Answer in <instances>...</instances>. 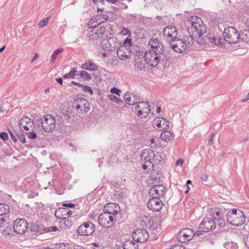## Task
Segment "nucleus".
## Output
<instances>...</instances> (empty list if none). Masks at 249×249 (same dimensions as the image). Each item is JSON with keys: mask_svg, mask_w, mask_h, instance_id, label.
I'll list each match as a JSON object with an SVG mask.
<instances>
[{"mask_svg": "<svg viewBox=\"0 0 249 249\" xmlns=\"http://www.w3.org/2000/svg\"><path fill=\"white\" fill-rule=\"evenodd\" d=\"M188 27L187 30L192 32L191 41L195 40L198 44H204L207 40L216 45L217 38L212 34H207V28L202 19L197 16H193L188 21Z\"/></svg>", "mask_w": 249, "mask_h": 249, "instance_id": "nucleus-1", "label": "nucleus"}, {"mask_svg": "<svg viewBox=\"0 0 249 249\" xmlns=\"http://www.w3.org/2000/svg\"><path fill=\"white\" fill-rule=\"evenodd\" d=\"M150 49L144 54L145 61L151 67H156L160 61L166 59L164 47L156 37H152L148 42Z\"/></svg>", "mask_w": 249, "mask_h": 249, "instance_id": "nucleus-2", "label": "nucleus"}, {"mask_svg": "<svg viewBox=\"0 0 249 249\" xmlns=\"http://www.w3.org/2000/svg\"><path fill=\"white\" fill-rule=\"evenodd\" d=\"M210 217H205L199 225V229L203 232L213 231L216 226H224V215L221 209L214 208L209 211Z\"/></svg>", "mask_w": 249, "mask_h": 249, "instance_id": "nucleus-3", "label": "nucleus"}, {"mask_svg": "<svg viewBox=\"0 0 249 249\" xmlns=\"http://www.w3.org/2000/svg\"><path fill=\"white\" fill-rule=\"evenodd\" d=\"M88 25L89 28L92 29L88 33L87 36L89 39L93 42L102 40L104 36L111 29V26L109 24L99 25L95 24L94 22H91V21L88 23Z\"/></svg>", "mask_w": 249, "mask_h": 249, "instance_id": "nucleus-4", "label": "nucleus"}, {"mask_svg": "<svg viewBox=\"0 0 249 249\" xmlns=\"http://www.w3.org/2000/svg\"><path fill=\"white\" fill-rule=\"evenodd\" d=\"M227 220L231 225L238 227L245 223L246 216L242 211L233 209L227 213Z\"/></svg>", "mask_w": 249, "mask_h": 249, "instance_id": "nucleus-5", "label": "nucleus"}, {"mask_svg": "<svg viewBox=\"0 0 249 249\" xmlns=\"http://www.w3.org/2000/svg\"><path fill=\"white\" fill-rule=\"evenodd\" d=\"M39 122L42 130L47 133L52 132L55 128V120L51 115H44L41 119H39Z\"/></svg>", "mask_w": 249, "mask_h": 249, "instance_id": "nucleus-6", "label": "nucleus"}, {"mask_svg": "<svg viewBox=\"0 0 249 249\" xmlns=\"http://www.w3.org/2000/svg\"><path fill=\"white\" fill-rule=\"evenodd\" d=\"M190 35L191 36V35ZM190 38H191V37ZM193 40L191 41V39L190 41L188 40L187 44L185 41L177 37L170 42V45L172 49L176 52L182 53L186 51L187 47H189L190 44L193 43Z\"/></svg>", "mask_w": 249, "mask_h": 249, "instance_id": "nucleus-7", "label": "nucleus"}, {"mask_svg": "<svg viewBox=\"0 0 249 249\" xmlns=\"http://www.w3.org/2000/svg\"><path fill=\"white\" fill-rule=\"evenodd\" d=\"M223 37L227 42L230 44L235 43L240 39V34L234 27H230L225 29Z\"/></svg>", "mask_w": 249, "mask_h": 249, "instance_id": "nucleus-8", "label": "nucleus"}, {"mask_svg": "<svg viewBox=\"0 0 249 249\" xmlns=\"http://www.w3.org/2000/svg\"><path fill=\"white\" fill-rule=\"evenodd\" d=\"M115 219L116 217L114 215H110L104 212L99 216L98 223L100 226L109 228L115 223Z\"/></svg>", "mask_w": 249, "mask_h": 249, "instance_id": "nucleus-9", "label": "nucleus"}, {"mask_svg": "<svg viewBox=\"0 0 249 249\" xmlns=\"http://www.w3.org/2000/svg\"><path fill=\"white\" fill-rule=\"evenodd\" d=\"M137 104L135 109L137 111V115L141 118L147 117L150 112L149 102L147 101H140V100Z\"/></svg>", "mask_w": 249, "mask_h": 249, "instance_id": "nucleus-10", "label": "nucleus"}, {"mask_svg": "<svg viewBox=\"0 0 249 249\" xmlns=\"http://www.w3.org/2000/svg\"><path fill=\"white\" fill-rule=\"evenodd\" d=\"M89 103L85 99L78 98L74 100L72 107L79 113H87L89 111Z\"/></svg>", "mask_w": 249, "mask_h": 249, "instance_id": "nucleus-11", "label": "nucleus"}, {"mask_svg": "<svg viewBox=\"0 0 249 249\" xmlns=\"http://www.w3.org/2000/svg\"><path fill=\"white\" fill-rule=\"evenodd\" d=\"M95 230L94 225L90 222H87L80 225L78 227L77 232L81 235L88 236L91 235Z\"/></svg>", "mask_w": 249, "mask_h": 249, "instance_id": "nucleus-12", "label": "nucleus"}, {"mask_svg": "<svg viewBox=\"0 0 249 249\" xmlns=\"http://www.w3.org/2000/svg\"><path fill=\"white\" fill-rule=\"evenodd\" d=\"M14 231L19 234H24L28 229V223L23 219H17L13 226Z\"/></svg>", "mask_w": 249, "mask_h": 249, "instance_id": "nucleus-13", "label": "nucleus"}, {"mask_svg": "<svg viewBox=\"0 0 249 249\" xmlns=\"http://www.w3.org/2000/svg\"><path fill=\"white\" fill-rule=\"evenodd\" d=\"M133 239L137 242L143 243L149 238V234L145 229H137L132 233Z\"/></svg>", "mask_w": 249, "mask_h": 249, "instance_id": "nucleus-14", "label": "nucleus"}, {"mask_svg": "<svg viewBox=\"0 0 249 249\" xmlns=\"http://www.w3.org/2000/svg\"><path fill=\"white\" fill-rule=\"evenodd\" d=\"M195 233L191 229H184L180 231L178 235V239L181 243H185L190 240Z\"/></svg>", "mask_w": 249, "mask_h": 249, "instance_id": "nucleus-15", "label": "nucleus"}, {"mask_svg": "<svg viewBox=\"0 0 249 249\" xmlns=\"http://www.w3.org/2000/svg\"><path fill=\"white\" fill-rule=\"evenodd\" d=\"M177 30L174 26H167L164 28L163 35L164 39L168 40L169 42L177 38Z\"/></svg>", "mask_w": 249, "mask_h": 249, "instance_id": "nucleus-16", "label": "nucleus"}, {"mask_svg": "<svg viewBox=\"0 0 249 249\" xmlns=\"http://www.w3.org/2000/svg\"><path fill=\"white\" fill-rule=\"evenodd\" d=\"M162 202L160 199V197H152L147 202L148 208L155 212H158L162 208Z\"/></svg>", "mask_w": 249, "mask_h": 249, "instance_id": "nucleus-17", "label": "nucleus"}, {"mask_svg": "<svg viewBox=\"0 0 249 249\" xmlns=\"http://www.w3.org/2000/svg\"><path fill=\"white\" fill-rule=\"evenodd\" d=\"M166 187L163 185H155L149 191L152 197H160L163 196L166 191Z\"/></svg>", "mask_w": 249, "mask_h": 249, "instance_id": "nucleus-18", "label": "nucleus"}, {"mask_svg": "<svg viewBox=\"0 0 249 249\" xmlns=\"http://www.w3.org/2000/svg\"><path fill=\"white\" fill-rule=\"evenodd\" d=\"M104 211L105 213L109 214L110 215H115L118 214L120 212V208L116 203H108L104 208Z\"/></svg>", "mask_w": 249, "mask_h": 249, "instance_id": "nucleus-19", "label": "nucleus"}, {"mask_svg": "<svg viewBox=\"0 0 249 249\" xmlns=\"http://www.w3.org/2000/svg\"><path fill=\"white\" fill-rule=\"evenodd\" d=\"M149 154L148 149H143L140 154L141 159L144 161L142 165V168L144 170L146 169L148 167H149V168H153V164H152L151 161H149Z\"/></svg>", "mask_w": 249, "mask_h": 249, "instance_id": "nucleus-20", "label": "nucleus"}, {"mask_svg": "<svg viewBox=\"0 0 249 249\" xmlns=\"http://www.w3.org/2000/svg\"><path fill=\"white\" fill-rule=\"evenodd\" d=\"M32 124L33 122L27 117H23L19 122V126L22 132L24 130L25 131L29 130L30 128L32 127Z\"/></svg>", "mask_w": 249, "mask_h": 249, "instance_id": "nucleus-21", "label": "nucleus"}, {"mask_svg": "<svg viewBox=\"0 0 249 249\" xmlns=\"http://www.w3.org/2000/svg\"><path fill=\"white\" fill-rule=\"evenodd\" d=\"M125 103L129 105H134L140 100L139 96L134 93H126L124 96Z\"/></svg>", "mask_w": 249, "mask_h": 249, "instance_id": "nucleus-22", "label": "nucleus"}, {"mask_svg": "<svg viewBox=\"0 0 249 249\" xmlns=\"http://www.w3.org/2000/svg\"><path fill=\"white\" fill-rule=\"evenodd\" d=\"M155 122L158 128L160 129V130L162 129L166 130L169 126V122L165 118H157L155 119Z\"/></svg>", "mask_w": 249, "mask_h": 249, "instance_id": "nucleus-23", "label": "nucleus"}, {"mask_svg": "<svg viewBox=\"0 0 249 249\" xmlns=\"http://www.w3.org/2000/svg\"><path fill=\"white\" fill-rule=\"evenodd\" d=\"M107 39V44L110 46L112 50L118 49L121 46V42L116 37H109Z\"/></svg>", "mask_w": 249, "mask_h": 249, "instance_id": "nucleus-24", "label": "nucleus"}, {"mask_svg": "<svg viewBox=\"0 0 249 249\" xmlns=\"http://www.w3.org/2000/svg\"><path fill=\"white\" fill-rule=\"evenodd\" d=\"M59 225L60 228L62 230L70 229L72 225V222L71 219L65 217L61 219L59 221Z\"/></svg>", "mask_w": 249, "mask_h": 249, "instance_id": "nucleus-25", "label": "nucleus"}, {"mask_svg": "<svg viewBox=\"0 0 249 249\" xmlns=\"http://www.w3.org/2000/svg\"><path fill=\"white\" fill-rule=\"evenodd\" d=\"M82 68L89 71H95L97 70V66L92 61H89L82 65Z\"/></svg>", "mask_w": 249, "mask_h": 249, "instance_id": "nucleus-26", "label": "nucleus"}, {"mask_svg": "<svg viewBox=\"0 0 249 249\" xmlns=\"http://www.w3.org/2000/svg\"><path fill=\"white\" fill-rule=\"evenodd\" d=\"M138 247L137 242L130 240L125 241L123 245V249H138Z\"/></svg>", "mask_w": 249, "mask_h": 249, "instance_id": "nucleus-27", "label": "nucleus"}, {"mask_svg": "<svg viewBox=\"0 0 249 249\" xmlns=\"http://www.w3.org/2000/svg\"><path fill=\"white\" fill-rule=\"evenodd\" d=\"M123 49H125L124 47H120L117 49V54L118 57L121 60H125L129 58L130 54H126V53L123 52Z\"/></svg>", "mask_w": 249, "mask_h": 249, "instance_id": "nucleus-28", "label": "nucleus"}, {"mask_svg": "<svg viewBox=\"0 0 249 249\" xmlns=\"http://www.w3.org/2000/svg\"><path fill=\"white\" fill-rule=\"evenodd\" d=\"M149 151V157H150L149 161H151L152 164H153V167L154 166V164H157L158 163H160L161 160H158V161H157L158 160L156 158H158V155L156 154L154 152L150 149H148Z\"/></svg>", "mask_w": 249, "mask_h": 249, "instance_id": "nucleus-29", "label": "nucleus"}, {"mask_svg": "<svg viewBox=\"0 0 249 249\" xmlns=\"http://www.w3.org/2000/svg\"><path fill=\"white\" fill-rule=\"evenodd\" d=\"M67 208H61L55 211V216L58 219H62L67 216Z\"/></svg>", "mask_w": 249, "mask_h": 249, "instance_id": "nucleus-30", "label": "nucleus"}, {"mask_svg": "<svg viewBox=\"0 0 249 249\" xmlns=\"http://www.w3.org/2000/svg\"><path fill=\"white\" fill-rule=\"evenodd\" d=\"M240 34V38L246 43H249V29L242 30Z\"/></svg>", "mask_w": 249, "mask_h": 249, "instance_id": "nucleus-31", "label": "nucleus"}, {"mask_svg": "<svg viewBox=\"0 0 249 249\" xmlns=\"http://www.w3.org/2000/svg\"><path fill=\"white\" fill-rule=\"evenodd\" d=\"M109 19V17L107 15L99 14L96 16L95 19L98 25H101L102 23H104Z\"/></svg>", "mask_w": 249, "mask_h": 249, "instance_id": "nucleus-32", "label": "nucleus"}, {"mask_svg": "<svg viewBox=\"0 0 249 249\" xmlns=\"http://www.w3.org/2000/svg\"><path fill=\"white\" fill-rule=\"evenodd\" d=\"M151 217L148 216H144L140 220L141 225L143 227H148L149 226L151 227V224H150Z\"/></svg>", "mask_w": 249, "mask_h": 249, "instance_id": "nucleus-33", "label": "nucleus"}, {"mask_svg": "<svg viewBox=\"0 0 249 249\" xmlns=\"http://www.w3.org/2000/svg\"><path fill=\"white\" fill-rule=\"evenodd\" d=\"M160 138L165 141H168L172 137V134L169 131H162L160 135Z\"/></svg>", "mask_w": 249, "mask_h": 249, "instance_id": "nucleus-34", "label": "nucleus"}, {"mask_svg": "<svg viewBox=\"0 0 249 249\" xmlns=\"http://www.w3.org/2000/svg\"><path fill=\"white\" fill-rule=\"evenodd\" d=\"M9 206L6 204L0 203V216L7 214L9 212Z\"/></svg>", "mask_w": 249, "mask_h": 249, "instance_id": "nucleus-35", "label": "nucleus"}, {"mask_svg": "<svg viewBox=\"0 0 249 249\" xmlns=\"http://www.w3.org/2000/svg\"><path fill=\"white\" fill-rule=\"evenodd\" d=\"M93 3L97 6V12H102L104 10V8L103 7H100V6H102L105 4V1L104 0H92Z\"/></svg>", "mask_w": 249, "mask_h": 249, "instance_id": "nucleus-36", "label": "nucleus"}, {"mask_svg": "<svg viewBox=\"0 0 249 249\" xmlns=\"http://www.w3.org/2000/svg\"><path fill=\"white\" fill-rule=\"evenodd\" d=\"M77 76H79L80 78H84L88 80H90L92 78L90 75L85 70H82L80 71V72L77 74Z\"/></svg>", "mask_w": 249, "mask_h": 249, "instance_id": "nucleus-37", "label": "nucleus"}, {"mask_svg": "<svg viewBox=\"0 0 249 249\" xmlns=\"http://www.w3.org/2000/svg\"><path fill=\"white\" fill-rule=\"evenodd\" d=\"M77 70L75 68H72L71 71L67 74H65L63 78L66 79L67 78H71L74 79L76 75Z\"/></svg>", "mask_w": 249, "mask_h": 249, "instance_id": "nucleus-38", "label": "nucleus"}, {"mask_svg": "<svg viewBox=\"0 0 249 249\" xmlns=\"http://www.w3.org/2000/svg\"><path fill=\"white\" fill-rule=\"evenodd\" d=\"M135 67L137 71H142L145 68L144 64L139 60L135 61Z\"/></svg>", "mask_w": 249, "mask_h": 249, "instance_id": "nucleus-39", "label": "nucleus"}, {"mask_svg": "<svg viewBox=\"0 0 249 249\" xmlns=\"http://www.w3.org/2000/svg\"><path fill=\"white\" fill-rule=\"evenodd\" d=\"M62 52L63 49H58L54 51L51 56V62H53L55 60L57 55Z\"/></svg>", "mask_w": 249, "mask_h": 249, "instance_id": "nucleus-40", "label": "nucleus"}, {"mask_svg": "<svg viewBox=\"0 0 249 249\" xmlns=\"http://www.w3.org/2000/svg\"><path fill=\"white\" fill-rule=\"evenodd\" d=\"M18 138L19 140L22 143H24L26 142L24 134L22 132H19V133H16V138Z\"/></svg>", "mask_w": 249, "mask_h": 249, "instance_id": "nucleus-41", "label": "nucleus"}, {"mask_svg": "<svg viewBox=\"0 0 249 249\" xmlns=\"http://www.w3.org/2000/svg\"><path fill=\"white\" fill-rule=\"evenodd\" d=\"M8 132L10 135L11 139L13 141V142H17V139L16 138V133H18V132H16V131L15 130L12 131L10 129H8Z\"/></svg>", "mask_w": 249, "mask_h": 249, "instance_id": "nucleus-42", "label": "nucleus"}, {"mask_svg": "<svg viewBox=\"0 0 249 249\" xmlns=\"http://www.w3.org/2000/svg\"><path fill=\"white\" fill-rule=\"evenodd\" d=\"M81 88H82V89L84 91L88 92L90 95H92L93 94V90L89 86L82 85Z\"/></svg>", "mask_w": 249, "mask_h": 249, "instance_id": "nucleus-43", "label": "nucleus"}, {"mask_svg": "<svg viewBox=\"0 0 249 249\" xmlns=\"http://www.w3.org/2000/svg\"><path fill=\"white\" fill-rule=\"evenodd\" d=\"M121 33L122 35L126 36L127 35L128 37L131 36V33L130 30H129L126 28H123L121 30Z\"/></svg>", "mask_w": 249, "mask_h": 249, "instance_id": "nucleus-44", "label": "nucleus"}, {"mask_svg": "<svg viewBox=\"0 0 249 249\" xmlns=\"http://www.w3.org/2000/svg\"><path fill=\"white\" fill-rule=\"evenodd\" d=\"M50 18H51L50 17H48L40 21V22H39V26L41 27L46 26L47 25Z\"/></svg>", "mask_w": 249, "mask_h": 249, "instance_id": "nucleus-45", "label": "nucleus"}, {"mask_svg": "<svg viewBox=\"0 0 249 249\" xmlns=\"http://www.w3.org/2000/svg\"><path fill=\"white\" fill-rule=\"evenodd\" d=\"M123 45L126 46L130 47L133 46L132 43V39L129 38V37L127 36L124 41V43Z\"/></svg>", "mask_w": 249, "mask_h": 249, "instance_id": "nucleus-46", "label": "nucleus"}, {"mask_svg": "<svg viewBox=\"0 0 249 249\" xmlns=\"http://www.w3.org/2000/svg\"><path fill=\"white\" fill-rule=\"evenodd\" d=\"M114 196L117 198L121 199L124 197L125 194L124 192L116 191Z\"/></svg>", "mask_w": 249, "mask_h": 249, "instance_id": "nucleus-47", "label": "nucleus"}, {"mask_svg": "<svg viewBox=\"0 0 249 249\" xmlns=\"http://www.w3.org/2000/svg\"><path fill=\"white\" fill-rule=\"evenodd\" d=\"M102 49L104 50V51L107 52L108 53H110L112 51L110 46L107 44V43H105L102 46Z\"/></svg>", "mask_w": 249, "mask_h": 249, "instance_id": "nucleus-48", "label": "nucleus"}, {"mask_svg": "<svg viewBox=\"0 0 249 249\" xmlns=\"http://www.w3.org/2000/svg\"><path fill=\"white\" fill-rule=\"evenodd\" d=\"M57 230L58 228L56 226H51L45 228V230L47 232L56 231Z\"/></svg>", "mask_w": 249, "mask_h": 249, "instance_id": "nucleus-49", "label": "nucleus"}, {"mask_svg": "<svg viewBox=\"0 0 249 249\" xmlns=\"http://www.w3.org/2000/svg\"><path fill=\"white\" fill-rule=\"evenodd\" d=\"M110 92L112 93H114L117 95L120 96L121 90L119 89H117L115 87H113L111 89Z\"/></svg>", "mask_w": 249, "mask_h": 249, "instance_id": "nucleus-50", "label": "nucleus"}, {"mask_svg": "<svg viewBox=\"0 0 249 249\" xmlns=\"http://www.w3.org/2000/svg\"><path fill=\"white\" fill-rule=\"evenodd\" d=\"M26 134L29 138L31 139H35L36 138V133L33 132H30L28 133H26Z\"/></svg>", "mask_w": 249, "mask_h": 249, "instance_id": "nucleus-51", "label": "nucleus"}, {"mask_svg": "<svg viewBox=\"0 0 249 249\" xmlns=\"http://www.w3.org/2000/svg\"><path fill=\"white\" fill-rule=\"evenodd\" d=\"M0 138L3 141H6L8 139V135L6 132H2L0 133Z\"/></svg>", "mask_w": 249, "mask_h": 249, "instance_id": "nucleus-52", "label": "nucleus"}, {"mask_svg": "<svg viewBox=\"0 0 249 249\" xmlns=\"http://www.w3.org/2000/svg\"><path fill=\"white\" fill-rule=\"evenodd\" d=\"M120 47H124L125 48V50L124 49H123V52H125L126 53V54H130L131 52H132V51L130 49V47H128V46H124V45H121V46H120Z\"/></svg>", "mask_w": 249, "mask_h": 249, "instance_id": "nucleus-53", "label": "nucleus"}, {"mask_svg": "<svg viewBox=\"0 0 249 249\" xmlns=\"http://www.w3.org/2000/svg\"><path fill=\"white\" fill-rule=\"evenodd\" d=\"M108 98L111 101L116 102V101H118V98L112 94L108 95Z\"/></svg>", "mask_w": 249, "mask_h": 249, "instance_id": "nucleus-54", "label": "nucleus"}, {"mask_svg": "<svg viewBox=\"0 0 249 249\" xmlns=\"http://www.w3.org/2000/svg\"><path fill=\"white\" fill-rule=\"evenodd\" d=\"M170 249H185V248L180 245H175L170 248Z\"/></svg>", "mask_w": 249, "mask_h": 249, "instance_id": "nucleus-55", "label": "nucleus"}, {"mask_svg": "<svg viewBox=\"0 0 249 249\" xmlns=\"http://www.w3.org/2000/svg\"><path fill=\"white\" fill-rule=\"evenodd\" d=\"M6 220L3 217H0V228L4 225Z\"/></svg>", "mask_w": 249, "mask_h": 249, "instance_id": "nucleus-56", "label": "nucleus"}, {"mask_svg": "<svg viewBox=\"0 0 249 249\" xmlns=\"http://www.w3.org/2000/svg\"><path fill=\"white\" fill-rule=\"evenodd\" d=\"M63 206H65L68 208H73L74 206V204L73 203H63Z\"/></svg>", "mask_w": 249, "mask_h": 249, "instance_id": "nucleus-57", "label": "nucleus"}, {"mask_svg": "<svg viewBox=\"0 0 249 249\" xmlns=\"http://www.w3.org/2000/svg\"><path fill=\"white\" fill-rule=\"evenodd\" d=\"M66 245L64 244H60L56 246V248L57 249H65Z\"/></svg>", "mask_w": 249, "mask_h": 249, "instance_id": "nucleus-58", "label": "nucleus"}, {"mask_svg": "<svg viewBox=\"0 0 249 249\" xmlns=\"http://www.w3.org/2000/svg\"><path fill=\"white\" fill-rule=\"evenodd\" d=\"M214 134L212 133L211 135V137H210L209 140V142H208L209 145H212L213 144V140L214 138Z\"/></svg>", "mask_w": 249, "mask_h": 249, "instance_id": "nucleus-59", "label": "nucleus"}, {"mask_svg": "<svg viewBox=\"0 0 249 249\" xmlns=\"http://www.w3.org/2000/svg\"><path fill=\"white\" fill-rule=\"evenodd\" d=\"M150 147L151 148H154L155 146H156V144H154V143H155V139H153V138H151L150 139Z\"/></svg>", "mask_w": 249, "mask_h": 249, "instance_id": "nucleus-60", "label": "nucleus"}, {"mask_svg": "<svg viewBox=\"0 0 249 249\" xmlns=\"http://www.w3.org/2000/svg\"><path fill=\"white\" fill-rule=\"evenodd\" d=\"M208 176L206 174H203L201 176V180L206 181L208 180Z\"/></svg>", "mask_w": 249, "mask_h": 249, "instance_id": "nucleus-61", "label": "nucleus"}, {"mask_svg": "<svg viewBox=\"0 0 249 249\" xmlns=\"http://www.w3.org/2000/svg\"><path fill=\"white\" fill-rule=\"evenodd\" d=\"M245 243L247 248L249 249V235L247 236L245 239Z\"/></svg>", "mask_w": 249, "mask_h": 249, "instance_id": "nucleus-62", "label": "nucleus"}, {"mask_svg": "<svg viewBox=\"0 0 249 249\" xmlns=\"http://www.w3.org/2000/svg\"><path fill=\"white\" fill-rule=\"evenodd\" d=\"M12 229L11 228H6L3 230V232L7 234H10L11 233Z\"/></svg>", "mask_w": 249, "mask_h": 249, "instance_id": "nucleus-63", "label": "nucleus"}, {"mask_svg": "<svg viewBox=\"0 0 249 249\" xmlns=\"http://www.w3.org/2000/svg\"><path fill=\"white\" fill-rule=\"evenodd\" d=\"M66 211L67 212V217L66 218H68L69 219V218L71 216V214H72V213H71V211L68 208H67V210H66Z\"/></svg>", "mask_w": 249, "mask_h": 249, "instance_id": "nucleus-64", "label": "nucleus"}]
</instances>
